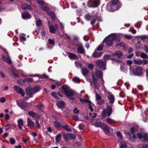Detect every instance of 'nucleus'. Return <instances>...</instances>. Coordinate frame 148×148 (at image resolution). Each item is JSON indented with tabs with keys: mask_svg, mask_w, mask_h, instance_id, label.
I'll list each match as a JSON object with an SVG mask.
<instances>
[{
	"mask_svg": "<svg viewBox=\"0 0 148 148\" xmlns=\"http://www.w3.org/2000/svg\"><path fill=\"white\" fill-rule=\"evenodd\" d=\"M16 102L18 106L22 109H24L27 106V103L24 101H21V102L19 103L18 101L17 100Z\"/></svg>",
	"mask_w": 148,
	"mask_h": 148,
	"instance_id": "nucleus-13",
	"label": "nucleus"
},
{
	"mask_svg": "<svg viewBox=\"0 0 148 148\" xmlns=\"http://www.w3.org/2000/svg\"><path fill=\"white\" fill-rule=\"evenodd\" d=\"M27 122L28 127L30 128H32L34 125V123L29 119L28 118L27 119Z\"/></svg>",
	"mask_w": 148,
	"mask_h": 148,
	"instance_id": "nucleus-19",
	"label": "nucleus"
},
{
	"mask_svg": "<svg viewBox=\"0 0 148 148\" xmlns=\"http://www.w3.org/2000/svg\"><path fill=\"white\" fill-rule=\"evenodd\" d=\"M121 6L119 1L118 0H113L112 1L111 7L113 11L116 10Z\"/></svg>",
	"mask_w": 148,
	"mask_h": 148,
	"instance_id": "nucleus-4",
	"label": "nucleus"
},
{
	"mask_svg": "<svg viewBox=\"0 0 148 148\" xmlns=\"http://www.w3.org/2000/svg\"><path fill=\"white\" fill-rule=\"evenodd\" d=\"M119 147L120 148H127L126 142L124 141L120 142Z\"/></svg>",
	"mask_w": 148,
	"mask_h": 148,
	"instance_id": "nucleus-29",
	"label": "nucleus"
},
{
	"mask_svg": "<svg viewBox=\"0 0 148 148\" xmlns=\"http://www.w3.org/2000/svg\"><path fill=\"white\" fill-rule=\"evenodd\" d=\"M14 88L16 91L18 93L20 94L23 97L25 93L23 91V89L21 88L18 86H14Z\"/></svg>",
	"mask_w": 148,
	"mask_h": 148,
	"instance_id": "nucleus-9",
	"label": "nucleus"
},
{
	"mask_svg": "<svg viewBox=\"0 0 148 148\" xmlns=\"http://www.w3.org/2000/svg\"><path fill=\"white\" fill-rule=\"evenodd\" d=\"M82 73L85 76L88 74V71L86 69L84 68L82 69Z\"/></svg>",
	"mask_w": 148,
	"mask_h": 148,
	"instance_id": "nucleus-33",
	"label": "nucleus"
},
{
	"mask_svg": "<svg viewBox=\"0 0 148 148\" xmlns=\"http://www.w3.org/2000/svg\"><path fill=\"white\" fill-rule=\"evenodd\" d=\"M92 79L93 83L94 84L97 83V80L96 78L94 73H92Z\"/></svg>",
	"mask_w": 148,
	"mask_h": 148,
	"instance_id": "nucleus-38",
	"label": "nucleus"
},
{
	"mask_svg": "<svg viewBox=\"0 0 148 148\" xmlns=\"http://www.w3.org/2000/svg\"><path fill=\"white\" fill-rule=\"evenodd\" d=\"M69 57L71 59H78V56L75 54L70 53L67 52Z\"/></svg>",
	"mask_w": 148,
	"mask_h": 148,
	"instance_id": "nucleus-16",
	"label": "nucleus"
},
{
	"mask_svg": "<svg viewBox=\"0 0 148 148\" xmlns=\"http://www.w3.org/2000/svg\"><path fill=\"white\" fill-rule=\"evenodd\" d=\"M89 114L90 116L92 118H95L96 116V114L94 113H89Z\"/></svg>",
	"mask_w": 148,
	"mask_h": 148,
	"instance_id": "nucleus-54",
	"label": "nucleus"
},
{
	"mask_svg": "<svg viewBox=\"0 0 148 148\" xmlns=\"http://www.w3.org/2000/svg\"><path fill=\"white\" fill-rule=\"evenodd\" d=\"M22 8L24 10L29 9L32 10V8L31 7L27 4H24L22 5Z\"/></svg>",
	"mask_w": 148,
	"mask_h": 148,
	"instance_id": "nucleus-26",
	"label": "nucleus"
},
{
	"mask_svg": "<svg viewBox=\"0 0 148 148\" xmlns=\"http://www.w3.org/2000/svg\"><path fill=\"white\" fill-rule=\"evenodd\" d=\"M106 63V61H103L101 60H99L97 62L96 64L99 67L102 68L105 66Z\"/></svg>",
	"mask_w": 148,
	"mask_h": 148,
	"instance_id": "nucleus-14",
	"label": "nucleus"
},
{
	"mask_svg": "<svg viewBox=\"0 0 148 148\" xmlns=\"http://www.w3.org/2000/svg\"><path fill=\"white\" fill-rule=\"evenodd\" d=\"M58 26L57 25H55L54 26L51 25L49 26V32L51 33H55L56 30L58 29Z\"/></svg>",
	"mask_w": 148,
	"mask_h": 148,
	"instance_id": "nucleus-15",
	"label": "nucleus"
},
{
	"mask_svg": "<svg viewBox=\"0 0 148 148\" xmlns=\"http://www.w3.org/2000/svg\"><path fill=\"white\" fill-rule=\"evenodd\" d=\"M131 131L132 133H134L137 131V130L135 129L134 127H132L131 128Z\"/></svg>",
	"mask_w": 148,
	"mask_h": 148,
	"instance_id": "nucleus-61",
	"label": "nucleus"
},
{
	"mask_svg": "<svg viewBox=\"0 0 148 148\" xmlns=\"http://www.w3.org/2000/svg\"><path fill=\"white\" fill-rule=\"evenodd\" d=\"M37 2L40 5V7L41 5H46V3L42 0H37Z\"/></svg>",
	"mask_w": 148,
	"mask_h": 148,
	"instance_id": "nucleus-43",
	"label": "nucleus"
},
{
	"mask_svg": "<svg viewBox=\"0 0 148 148\" xmlns=\"http://www.w3.org/2000/svg\"><path fill=\"white\" fill-rule=\"evenodd\" d=\"M96 98L97 100H100L101 99V97L99 94L97 93L96 94Z\"/></svg>",
	"mask_w": 148,
	"mask_h": 148,
	"instance_id": "nucleus-55",
	"label": "nucleus"
},
{
	"mask_svg": "<svg viewBox=\"0 0 148 148\" xmlns=\"http://www.w3.org/2000/svg\"><path fill=\"white\" fill-rule=\"evenodd\" d=\"M12 125L10 124H8L5 125V128L6 130H8L9 128V127H11L12 126Z\"/></svg>",
	"mask_w": 148,
	"mask_h": 148,
	"instance_id": "nucleus-62",
	"label": "nucleus"
},
{
	"mask_svg": "<svg viewBox=\"0 0 148 148\" xmlns=\"http://www.w3.org/2000/svg\"><path fill=\"white\" fill-rule=\"evenodd\" d=\"M142 65H145L148 63L147 60H142Z\"/></svg>",
	"mask_w": 148,
	"mask_h": 148,
	"instance_id": "nucleus-64",
	"label": "nucleus"
},
{
	"mask_svg": "<svg viewBox=\"0 0 148 148\" xmlns=\"http://www.w3.org/2000/svg\"><path fill=\"white\" fill-rule=\"evenodd\" d=\"M104 103V101L103 100H98L97 104L99 105H101Z\"/></svg>",
	"mask_w": 148,
	"mask_h": 148,
	"instance_id": "nucleus-60",
	"label": "nucleus"
},
{
	"mask_svg": "<svg viewBox=\"0 0 148 148\" xmlns=\"http://www.w3.org/2000/svg\"><path fill=\"white\" fill-rule=\"evenodd\" d=\"M62 135L61 134H58L56 137V140L57 142L60 141Z\"/></svg>",
	"mask_w": 148,
	"mask_h": 148,
	"instance_id": "nucleus-41",
	"label": "nucleus"
},
{
	"mask_svg": "<svg viewBox=\"0 0 148 148\" xmlns=\"http://www.w3.org/2000/svg\"><path fill=\"white\" fill-rule=\"evenodd\" d=\"M47 13L51 16L53 20H55V15L52 12L49 11Z\"/></svg>",
	"mask_w": 148,
	"mask_h": 148,
	"instance_id": "nucleus-42",
	"label": "nucleus"
},
{
	"mask_svg": "<svg viewBox=\"0 0 148 148\" xmlns=\"http://www.w3.org/2000/svg\"><path fill=\"white\" fill-rule=\"evenodd\" d=\"M102 54V53L101 52H96L93 53V56L95 58H99L101 56Z\"/></svg>",
	"mask_w": 148,
	"mask_h": 148,
	"instance_id": "nucleus-30",
	"label": "nucleus"
},
{
	"mask_svg": "<svg viewBox=\"0 0 148 148\" xmlns=\"http://www.w3.org/2000/svg\"><path fill=\"white\" fill-rule=\"evenodd\" d=\"M94 125L97 127H101L102 126V123L99 121H96Z\"/></svg>",
	"mask_w": 148,
	"mask_h": 148,
	"instance_id": "nucleus-34",
	"label": "nucleus"
},
{
	"mask_svg": "<svg viewBox=\"0 0 148 148\" xmlns=\"http://www.w3.org/2000/svg\"><path fill=\"white\" fill-rule=\"evenodd\" d=\"M111 56H111L109 54L105 55L103 57V59L106 61Z\"/></svg>",
	"mask_w": 148,
	"mask_h": 148,
	"instance_id": "nucleus-46",
	"label": "nucleus"
},
{
	"mask_svg": "<svg viewBox=\"0 0 148 148\" xmlns=\"http://www.w3.org/2000/svg\"><path fill=\"white\" fill-rule=\"evenodd\" d=\"M51 95L57 99H59L58 97V96L62 97V95H61L59 93H57L55 92H52L51 93Z\"/></svg>",
	"mask_w": 148,
	"mask_h": 148,
	"instance_id": "nucleus-25",
	"label": "nucleus"
},
{
	"mask_svg": "<svg viewBox=\"0 0 148 148\" xmlns=\"http://www.w3.org/2000/svg\"><path fill=\"white\" fill-rule=\"evenodd\" d=\"M112 105L111 106H108L107 108L103 110L102 112V116L105 117L106 115L108 116H110L112 112Z\"/></svg>",
	"mask_w": 148,
	"mask_h": 148,
	"instance_id": "nucleus-6",
	"label": "nucleus"
},
{
	"mask_svg": "<svg viewBox=\"0 0 148 148\" xmlns=\"http://www.w3.org/2000/svg\"><path fill=\"white\" fill-rule=\"evenodd\" d=\"M77 109V108H76L73 110V112L74 114H77L79 113V111Z\"/></svg>",
	"mask_w": 148,
	"mask_h": 148,
	"instance_id": "nucleus-63",
	"label": "nucleus"
},
{
	"mask_svg": "<svg viewBox=\"0 0 148 148\" xmlns=\"http://www.w3.org/2000/svg\"><path fill=\"white\" fill-rule=\"evenodd\" d=\"M75 66L77 67H81L82 66V64L79 62L75 61Z\"/></svg>",
	"mask_w": 148,
	"mask_h": 148,
	"instance_id": "nucleus-48",
	"label": "nucleus"
},
{
	"mask_svg": "<svg viewBox=\"0 0 148 148\" xmlns=\"http://www.w3.org/2000/svg\"><path fill=\"white\" fill-rule=\"evenodd\" d=\"M130 72L132 73L135 76H140L143 75L144 69L142 67L138 66L136 67L135 69H130Z\"/></svg>",
	"mask_w": 148,
	"mask_h": 148,
	"instance_id": "nucleus-2",
	"label": "nucleus"
},
{
	"mask_svg": "<svg viewBox=\"0 0 148 148\" xmlns=\"http://www.w3.org/2000/svg\"><path fill=\"white\" fill-rule=\"evenodd\" d=\"M2 58L4 61L7 62V63L9 64L11 63V61L10 58H8L5 56H3Z\"/></svg>",
	"mask_w": 148,
	"mask_h": 148,
	"instance_id": "nucleus-32",
	"label": "nucleus"
},
{
	"mask_svg": "<svg viewBox=\"0 0 148 148\" xmlns=\"http://www.w3.org/2000/svg\"><path fill=\"white\" fill-rule=\"evenodd\" d=\"M62 90L65 93L67 97H69V99L72 100L74 99V98L71 97L74 94V92L72 90L69 89L68 87L65 85L63 86Z\"/></svg>",
	"mask_w": 148,
	"mask_h": 148,
	"instance_id": "nucleus-3",
	"label": "nucleus"
},
{
	"mask_svg": "<svg viewBox=\"0 0 148 148\" xmlns=\"http://www.w3.org/2000/svg\"><path fill=\"white\" fill-rule=\"evenodd\" d=\"M46 5H41L40 6V8L42 10L46 11L47 13L49 11V9L48 7V4L47 3H46Z\"/></svg>",
	"mask_w": 148,
	"mask_h": 148,
	"instance_id": "nucleus-20",
	"label": "nucleus"
},
{
	"mask_svg": "<svg viewBox=\"0 0 148 148\" xmlns=\"http://www.w3.org/2000/svg\"><path fill=\"white\" fill-rule=\"evenodd\" d=\"M26 93L29 95H32L34 93L32 88H27L26 89Z\"/></svg>",
	"mask_w": 148,
	"mask_h": 148,
	"instance_id": "nucleus-23",
	"label": "nucleus"
},
{
	"mask_svg": "<svg viewBox=\"0 0 148 148\" xmlns=\"http://www.w3.org/2000/svg\"><path fill=\"white\" fill-rule=\"evenodd\" d=\"M37 106L38 107V108L39 109H42L44 107V106L42 103H40L38 104Z\"/></svg>",
	"mask_w": 148,
	"mask_h": 148,
	"instance_id": "nucleus-53",
	"label": "nucleus"
},
{
	"mask_svg": "<svg viewBox=\"0 0 148 148\" xmlns=\"http://www.w3.org/2000/svg\"><path fill=\"white\" fill-rule=\"evenodd\" d=\"M10 143L12 145H14L16 142L14 138H10Z\"/></svg>",
	"mask_w": 148,
	"mask_h": 148,
	"instance_id": "nucleus-47",
	"label": "nucleus"
},
{
	"mask_svg": "<svg viewBox=\"0 0 148 148\" xmlns=\"http://www.w3.org/2000/svg\"><path fill=\"white\" fill-rule=\"evenodd\" d=\"M32 89L34 93H35L38 92L40 90V88L39 86H36L34 87Z\"/></svg>",
	"mask_w": 148,
	"mask_h": 148,
	"instance_id": "nucleus-37",
	"label": "nucleus"
},
{
	"mask_svg": "<svg viewBox=\"0 0 148 148\" xmlns=\"http://www.w3.org/2000/svg\"><path fill=\"white\" fill-rule=\"evenodd\" d=\"M80 101L82 103L84 102H86L88 103H90V101L85 99H80Z\"/></svg>",
	"mask_w": 148,
	"mask_h": 148,
	"instance_id": "nucleus-51",
	"label": "nucleus"
},
{
	"mask_svg": "<svg viewBox=\"0 0 148 148\" xmlns=\"http://www.w3.org/2000/svg\"><path fill=\"white\" fill-rule=\"evenodd\" d=\"M28 113L30 116H32L36 120L39 119L40 116V115L39 114H36L31 111L29 112Z\"/></svg>",
	"mask_w": 148,
	"mask_h": 148,
	"instance_id": "nucleus-11",
	"label": "nucleus"
},
{
	"mask_svg": "<svg viewBox=\"0 0 148 148\" xmlns=\"http://www.w3.org/2000/svg\"><path fill=\"white\" fill-rule=\"evenodd\" d=\"M36 25L37 26H40L42 25L41 21L40 19L37 20Z\"/></svg>",
	"mask_w": 148,
	"mask_h": 148,
	"instance_id": "nucleus-45",
	"label": "nucleus"
},
{
	"mask_svg": "<svg viewBox=\"0 0 148 148\" xmlns=\"http://www.w3.org/2000/svg\"><path fill=\"white\" fill-rule=\"evenodd\" d=\"M73 119L75 121H78L79 120L78 116L77 115H73L72 116Z\"/></svg>",
	"mask_w": 148,
	"mask_h": 148,
	"instance_id": "nucleus-56",
	"label": "nucleus"
},
{
	"mask_svg": "<svg viewBox=\"0 0 148 148\" xmlns=\"http://www.w3.org/2000/svg\"><path fill=\"white\" fill-rule=\"evenodd\" d=\"M77 51L80 54H83L84 51V50L82 45H80L77 48Z\"/></svg>",
	"mask_w": 148,
	"mask_h": 148,
	"instance_id": "nucleus-28",
	"label": "nucleus"
},
{
	"mask_svg": "<svg viewBox=\"0 0 148 148\" xmlns=\"http://www.w3.org/2000/svg\"><path fill=\"white\" fill-rule=\"evenodd\" d=\"M84 17L85 19L89 21L90 20H91L90 23L92 25H93L96 20V18L94 17L91 15L90 13L85 14Z\"/></svg>",
	"mask_w": 148,
	"mask_h": 148,
	"instance_id": "nucleus-8",
	"label": "nucleus"
},
{
	"mask_svg": "<svg viewBox=\"0 0 148 148\" xmlns=\"http://www.w3.org/2000/svg\"><path fill=\"white\" fill-rule=\"evenodd\" d=\"M95 75L98 78L100 79L102 78V72L99 70H96L95 71Z\"/></svg>",
	"mask_w": 148,
	"mask_h": 148,
	"instance_id": "nucleus-22",
	"label": "nucleus"
},
{
	"mask_svg": "<svg viewBox=\"0 0 148 148\" xmlns=\"http://www.w3.org/2000/svg\"><path fill=\"white\" fill-rule=\"evenodd\" d=\"M124 36L125 38L128 39H130L132 38V36L130 35L124 34Z\"/></svg>",
	"mask_w": 148,
	"mask_h": 148,
	"instance_id": "nucleus-52",
	"label": "nucleus"
},
{
	"mask_svg": "<svg viewBox=\"0 0 148 148\" xmlns=\"http://www.w3.org/2000/svg\"><path fill=\"white\" fill-rule=\"evenodd\" d=\"M22 16L23 18L27 19L30 18L31 15L28 12H25L22 14Z\"/></svg>",
	"mask_w": 148,
	"mask_h": 148,
	"instance_id": "nucleus-24",
	"label": "nucleus"
},
{
	"mask_svg": "<svg viewBox=\"0 0 148 148\" xmlns=\"http://www.w3.org/2000/svg\"><path fill=\"white\" fill-rule=\"evenodd\" d=\"M64 139L66 140L74 139L75 138V135L73 134H66L64 136Z\"/></svg>",
	"mask_w": 148,
	"mask_h": 148,
	"instance_id": "nucleus-10",
	"label": "nucleus"
},
{
	"mask_svg": "<svg viewBox=\"0 0 148 148\" xmlns=\"http://www.w3.org/2000/svg\"><path fill=\"white\" fill-rule=\"evenodd\" d=\"M103 45H99L98 48L97 49V50L98 51H101L103 49Z\"/></svg>",
	"mask_w": 148,
	"mask_h": 148,
	"instance_id": "nucleus-49",
	"label": "nucleus"
},
{
	"mask_svg": "<svg viewBox=\"0 0 148 148\" xmlns=\"http://www.w3.org/2000/svg\"><path fill=\"white\" fill-rule=\"evenodd\" d=\"M101 128L105 131L106 134H107L109 132L110 127L106 124H104L102 125Z\"/></svg>",
	"mask_w": 148,
	"mask_h": 148,
	"instance_id": "nucleus-17",
	"label": "nucleus"
},
{
	"mask_svg": "<svg viewBox=\"0 0 148 148\" xmlns=\"http://www.w3.org/2000/svg\"><path fill=\"white\" fill-rule=\"evenodd\" d=\"M110 59L112 60V63H114V61H115L117 62L121 63L122 62V61L120 60L119 59H117L114 58H110Z\"/></svg>",
	"mask_w": 148,
	"mask_h": 148,
	"instance_id": "nucleus-40",
	"label": "nucleus"
},
{
	"mask_svg": "<svg viewBox=\"0 0 148 148\" xmlns=\"http://www.w3.org/2000/svg\"><path fill=\"white\" fill-rule=\"evenodd\" d=\"M18 123L19 128L22 129V126L23 125V121L22 119H19L18 121Z\"/></svg>",
	"mask_w": 148,
	"mask_h": 148,
	"instance_id": "nucleus-27",
	"label": "nucleus"
},
{
	"mask_svg": "<svg viewBox=\"0 0 148 148\" xmlns=\"http://www.w3.org/2000/svg\"><path fill=\"white\" fill-rule=\"evenodd\" d=\"M106 121L108 123L110 124L112 123H116V121L109 118L107 119L106 120Z\"/></svg>",
	"mask_w": 148,
	"mask_h": 148,
	"instance_id": "nucleus-36",
	"label": "nucleus"
},
{
	"mask_svg": "<svg viewBox=\"0 0 148 148\" xmlns=\"http://www.w3.org/2000/svg\"><path fill=\"white\" fill-rule=\"evenodd\" d=\"M24 81H27L28 82H33V80L32 78H27L25 79L24 80Z\"/></svg>",
	"mask_w": 148,
	"mask_h": 148,
	"instance_id": "nucleus-50",
	"label": "nucleus"
},
{
	"mask_svg": "<svg viewBox=\"0 0 148 148\" xmlns=\"http://www.w3.org/2000/svg\"><path fill=\"white\" fill-rule=\"evenodd\" d=\"M124 45V42H121V43L118 44H117L116 45V47H117L118 46H120V47H121V46H123Z\"/></svg>",
	"mask_w": 148,
	"mask_h": 148,
	"instance_id": "nucleus-59",
	"label": "nucleus"
},
{
	"mask_svg": "<svg viewBox=\"0 0 148 148\" xmlns=\"http://www.w3.org/2000/svg\"><path fill=\"white\" fill-rule=\"evenodd\" d=\"M138 136L139 139H143L146 141H148V134L147 133L140 132L137 134Z\"/></svg>",
	"mask_w": 148,
	"mask_h": 148,
	"instance_id": "nucleus-7",
	"label": "nucleus"
},
{
	"mask_svg": "<svg viewBox=\"0 0 148 148\" xmlns=\"http://www.w3.org/2000/svg\"><path fill=\"white\" fill-rule=\"evenodd\" d=\"M116 135L121 139V140L122 139V137L121 134L120 132H117L116 133Z\"/></svg>",
	"mask_w": 148,
	"mask_h": 148,
	"instance_id": "nucleus-57",
	"label": "nucleus"
},
{
	"mask_svg": "<svg viewBox=\"0 0 148 148\" xmlns=\"http://www.w3.org/2000/svg\"><path fill=\"white\" fill-rule=\"evenodd\" d=\"M115 56H117L119 58H124L125 57V56L123 55L122 52L119 51H116L114 53L111 55L112 56L114 57Z\"/></svg>",
	"mask_w": 148,
	"mask_h": 148,
	"instance_id": "nucleus-12",
	"label": "nucleus"
},
{
	"mask_svg": "<svg viewBox=\"0 0 148 148\" xmlns=\"http://www.w3.org/2000/svg\"><path fill=\"white\" fill-rule=\"evenodd\" d=\"M100 0H89L88 3V7H96L100 3Z\"/></svg>",
	"mask_w": 148,
	"mask_h": 148,
	"instance_id": "nucleus-5",
	"label": "nucleus"
},
{
	"mask_svg": "<svg viewBox=\"0 0 148 148\" xmlns=\"http://www.w3.org/2000/svg\"><path fill=\"white\" fill-rule=\"evenodd\" d=\"M108 98L109 100L110 103L112 104L114 101V97L113 95L112 94L108 95Z\"/></svg>",
	"mask_w": 148,
	"mask_h": 148,
	"instance_id": "nucleus-18",
	"label": "nucleus"
},
{
	"mask_svg": "<svg viewBox=\"0 0 148 148\" xmlns=\"http://www.w3.org/2000/svg\"><path fill=\"white\" fill-rule=\"evenodd\" d=\"M134 63L135 64H138L139 65H142V61L141 60H134Z\"/></svg>",
	"mask_w": 148,
	"mask_h": 148,
	"instance_id": "nucleus-39",
	"label": "nucleus"
},
{
	"mask_svg": "<svg viewBox=\"0 0 148 148\" xmlns=\"http://www.w3.org/2000/svg\"><path fill=\"white\" fill-rule=\"evenodd\" d=\"M64 104L65 103L63 101H59L57 103V105L59 108L62 107Z\"/></svg>",
	"mask_w": 148,
	"mask_h": 148,
	"instance_id": "nucleus-31",
	"label": "nucleus"
},
{
	"mask_svg": "<svg viewBox=\"0 0 148 148\" xmlns=\"http://www.w3.org/2000/svg\"><path fill=\"white\" fill-rule=\"evenodd\" d=\"M62 128H64L65 130L68 132L71 131V128L69 127V126L67 125H62Z\"/></svg>",
	"mask_w": 148,
	"mask_h": 148,
	"instance_id": "nucleus-35",
	"label": "nucleus"
},
{
	"mask_svg": "<svg viewBox=\"0 0 148 148\" xmlns=\"http://www.w3.org/2000/svg\"><path fill=\"white\" fill-rule=\"evenodd\" d=\"M115 39V36L114 34H111L106 37L103 41V43H106V45L109 47L112 46L113 41Z\"/></svg>",
	"mask_w": 148,
	"mask_h": 148,
	"instance_id": "nucleus-1",
	"label": "nucleus"
},
{
	"mask_svg": "<svg viewBox=\"0 0 148 148\" xmlns=\"http://www.w3.org/2000/svg\"><path fill=\"white\" fill-rule=\"evenodd\" d=\"M73 81L75 83H79L80 82L79 79L77 77L73 78L72 79Z\"/></svg>",
	"mask_w": 148,
	"mask_h": 148,
	"instance_id": "nucleus-44",
	"label": "nucleus"
},
{
	"mask_svg": "<svg viewBox=\"0 0 148 148\" xmlns=\"http://www.w3.org/2000/svg\"><path fill=\"white\" fill-rule=\"evenodd\" d=\"M48 42L49 44L52 45L54 44V40L53 39H49L48 40Z\"/></svg>",
	"mask_w": 148,
	"mask_h": 148,
	"instance_id": "nucleus-58",
	"label": "nucleus"
},
{
	"mask_svg": "<svg viewBox=\"0 0 148 148\" xmlns=\"http://www.w3.org/2000/svg\"><path fill=\"white\" fill-rule=\"evenodd\" d=\"M54 126L57 129L62 128V125L59 122L56 121L54 122Z\"/></svg>",
	"mask_w": 148,
	"mask_h": 148,
	"instance_id": "nucleus-21",
	"label": "nucleus"
}]
</instances>
